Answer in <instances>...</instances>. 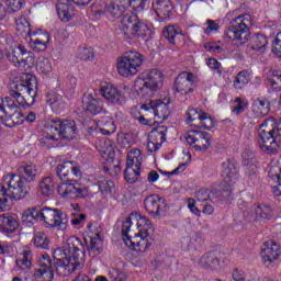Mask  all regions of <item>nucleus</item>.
Returning <instances> with one entry per match:
<instances>
[{
    "instance_id": "nucleus-21",
    "label": "nucleus",
    "mask_w": 281,
    "mask_h": 281,
    "mask_svg": "<svg viewBox=\"0 0 281 281\" xmlns=\"http://www.w3.org/2000/svg\"><path fill=\"white\" fill-rule=\"evenodd\" d=\"M131 115L134 120H138L145 126H153L155 119L150 117V106L148 104H138L131 109Z\"/></svg>"
},
{
    "instance_id": "nucleus-17",
    "label": "nucleus",
    "mask_w": 281,
    "mask_h": 281,
    "mask_svg": "<svg viewBox=\"0 0 281 281\" xmlns=\"http://www.w3.org/2000/svg\"><path fill=\"white\" fill-rule=\"evenodd\" d=\"M82 104L87 113H91V115H98L102 113L104 106L102 99L98 97V92L92 88L88 89L83 94Z\"/></svg>"
},
{
    "instance_id": "nucleus-31",
    "label": "nucleus",
    "mask_w": 281,
    "mask_h": 281,
    "mask_svg": "<svg viewBox=\"0 0 281 281\" xmlns=\"http://www.w3.org/2000/svg\"><path fill=\"white\" fill-rule=\"evenodd\" d=\"M0 229L4 234H13L19 229V220L8 213L0 215Z\"/></svg>"
},
{
    "instance_id": "nucleus-45",
    "label": "nucleus",
    "mask_w": 281,
    "mask_h": 281,
    "mask_svg": "<svg viewBox=\"0 0 281 281\" xmlns=\"http://www.w3.org/2000/svg\"><path fill=\"white\" fill-rule=\"evenodd\" d=\"M167 134H168V127H166V125H159L151 131L150 138L156 144H159V146H161V144L166 142Z\"/></svg>"
},
{
    "instance_id": "nucleus-15",
    "label": "nucleus",
    "mask_w": 281,
    "mask_h": 281,
    "mask_svg": "<svg viewBox=\"0 0 281 281\" xmlns=\"http://www.w3.org/2000/svg\"><path fill=\"white\" fill-rule=\"evenodd\" d=\"M187 144L192 146L198 153H205L210 146H212V139L210 133L201 132L199 130H191L187 136Z\"/></svg>"
},
{
    "instance_id": "nucleus-27",
    "label": "nucleus",
    "mask_w": 281,
    "mask_h": 281,
    "mask_svg": "<svg viewBox=\"0 0 281 281\" xmlns=\"http://www.w3.org/2000/svg\"><path fill=\"white\" fill-rule=\"evenodd\" d=\"M38 221H43V209L41 206H31L22 213V223L27 227H32Z\"/></svg>"
},
{
    "instance_id": "nucleus-20",
    "label": "nucleus",
    "mask_w": 281,
    "mask_h": 281,
    "mask_svg": "<svg viewBox=\"0 0 281 281\" xmlns=\"http://www.w3.org/2000/svg\"><path fill=\"white\" fill-rule=\"evenodd\" d=\"M100 91L101 95H103L108 102L117 104L119 106H124V104H126V95H124V92L116 87H113L112 85L103 86Z\"/></svg>"
},
{
    "instance_id": "nucleus-54",
    "label": "nucleus",
    "mask_w": 281,
    "mask_h": 281,
    "mask_svg": "<svg viewBox=\"0 0 281 281\" xmlns=\"http://www.w3.org/2000/svg\"><path fill=\"white\" fill-rule=\"evenodd\" d=\"M53 142H58V137H56V134L49 132V125H47L46 135L40 139V144L44 148H54Z\"/></svg>"
},
{
    "instance_id": "nucleus-62",
    "label": "nucleus",
    "mask_w": 281,
    "mask_h": 281,
    "mask_svg": "<svg viewBox=\"0 0 281 281\" xmlns=\"http://www.w3.org/2000/svg\"><path fill=\"white\" fill-rule=\"evenodd\" d=\"M235 106L233 109V113H236V115H240V113H245V109H247V103L243 101L240 98L235 99Z\"/></svg>"
},
{
    "instance_id": "nucleus-26",
    "label": "nucleus",
    "mask_w": 281,
    "mask_h": 281,
    "mask_svg": "<svg viewBox=\"0 0 281 281\" xmlns=\"http://www.w3.org/2000/svg\"><path fill=\"white\" fill-rule=\"evenodd\" d=\"M164 198L157 194L148 195L144 201L145 210L151 216H161V205H164Z\"/></svg>"
},
{
    "instance_id": "nucleus-55",
    "label": "nucleus",
    "mask_w": 281,
    "mask_h": 281,
    "mask_svg": "<svg viewBox=\"0 0 281 281\" xmlns=\"http://www.w3.org/2000/svg\"><path fill=\"white\" fill-rule=\"evenodd\" d=\"M203 111L191 108L187 112V122L188 124H199L201 121V115H203Z\"/></svg>"
},
{
    "instance_id": "nucleus-8",
    "label": "nucleus",
    "mask_w": 281,
    "mask_h": 281,
    "mask_svg": "<svg viewBox=\"0 0 281 281\" xmlns=\"http://www.w3.org/2000/svg\"><path fill=\"white\" fill-rule=\"evenodd\" d=\"M251 25V15L243 14L233 19L225 31V36L228 41H238L240 45H245L249 41L251 33L249 32Z\"/></svg>"
},
{
    "instance_id": "nucleus-5",
    "label": "nucleus",
    "mask_w": 281,
    "mask_h": 281,
    "mask_svg": "<svg viewBox=\"0 0 281 281\" xmlns=\"http://www.w3.org/2000/svg\"><path fill=\"white\" fill-rule=\"evenodd\" d=\"M259 148L267 155H278L281 144V127L276 126L273 120L268 119L261 123L258 130Z\"/></svg>"
},
{
    "instance_id": "nucleus-28",
    "label": "nucleus",
    "mask_w": 281,
    "mask_h": 281,
    "mask_svg": "<svg viewBox=\"0 0 281 281\" xmlns=\"http://www.w3.org/2000/svg\"><path fill=\"white\" fill-rule=\"evenodd\" d=\"M18 172L26 183H34L36 181V177H38V168H36L35 164L24 162L18 166Z\"/></svg>"
},
{
    "instance_id": "nucleus-11",
    "label": "nucleus",
    "mask_w": 281,
    "mask_h": 281,
    "mask_svg": "<svg viewBox=\"0 0 281 281\" xmlns=\"http://www.w3.org/2000/svg\"><path fill=\"white\" fill-rule=\"evenodd\" d=\"M7 187L5 191L11 195L14 201H21L30 194V187L23 177L15 173H8L3 177V184Z\"/></svg>"
},
{
    "instance_id": "nucleus-19",
    "label": "nucleus",
    "mask_w": 281,
    "mask_h": 281,
    "mask_svg": "<svg viewBox=\"0 0 281 281\" xmlns=\"http://www.w3.org/2000/svg\"><path fill=\"white\" fill-rule=\"evenodd\" d=\"M98 5H104V8H98ZM94 8V14L97 16H106L110 21H115V19H120L124 14V7L115 2H111L110 4L95 2Z\"/></svg>"
},
{
    "instance_id": "nucleus-33",
    "label": "nucleus",
    "mask_w": 281,
    "mask_h": 281,
    "mask_svg": "<svg viewBox=\"0 0 281 281\" xmlns=\"http://www.w3.org/2000/svg\"><path fill=\"white\" fill-rule=\"evenodd\" d=\"M46 104L52 106L55 113H61L65 109H67V103L65 102V99H63V95L56 92H50L46 95Z\"/></svg>"
},
{
    "instance_id": "nucleus-1",
    "label": "nucleus",
    "mask_w": 281,
    "mask_h": 281,
    "mask_svg": "<svg viewBox=\"0 0 281 281\" xmlns=\"http://www.w3.org/2000/svg\"><path fill=\"white\" fill-rule=\"evenodd\" d=\"M54 262L49 255L44 254L37 260L38 269H35L32 278L34 281L54 280V271L63 278L71 276L74 271H80L85 266V245L78 237H70L61 248L53 252Z\"/></svg>"
},
{
    "instance_id": "nucleus-53",
    "label": "nucleus",
    "mask_w": 281,
    "mask_h": 281,
    "mask_svg": "<svg viewBox=\"0 0 281 281\" xmlns=\"http://www.w3.org/2000/svg\"><path fill=\"white\" fill-rule=\"evenodd\" d=\"M267 36L262 34H255L250 37V47L255 50H260L267 47Z\"/></svg>"
},
{
    "instance_id": "nucleus-51",
    "label": "nucleus",
    "mask_w": 281,
    "mask_h": 281,
    "mask_svg": "<svg viewBox=\"0 0 281 281\" xmlns=\"http://www.w3.org/2000/svg\"><path fill=\"white\" fill-rule=\"evenodd\" d=\"M191 126H195V128H205L206 131H211L214 128V119L210 116L207 113L201 114V119L199 123H192Z\"/></svg>"
},
{
    "instance_id": "nucleus-50",
    "label": "nucleus",
    "mask_w": 281,
    "mask_h": 281,
    "mask_svg": "<svg viewBox=\"0 0 281 281\" xmlns=\"http://www.w3.org/2000/svg\"><path fill=\"white\" fill-rule=\"evenodd\" d=\"M33 43L36 52H45V49H47V44L49 43V34L38 33L37 37L33 40Z\"/></svg>"
},
{
    "instance_id": "nucleus-4",
    "label": "nucleus",
    "mask_w": 281,
    "mask_h": 281,
    "mask_svg": "<svg viewBox=\"0 0 281 281\" xmlns=\"http://www.w3.org/2000/svg\"><path fill=\"white\" fill-rule=\"evenodd\" d=\"M151 225L150 220H148L146 216L139 215V220L137 222L138 233H136L134 237H131L128 232H131L133 221L131 217H127L122 225V238L126 247H130V249H135L136 247H144L145 245V249H148V247L151 245L148 240V229H150Z\"/></svg>"
},
{
    "instance_id": "nucleus-58",
    "label": "nucleus",
    "mask_w": 281,
    "mask_h": 281,
    "mask_svg": "<svg viewBox=\"0 0 281 281\" xmlns=\"http://www.w3.org/2000/svg\"><path fill=\"white\" fill-rule=\"evenodd\" d=\"M139 169L138 168H133V167H126L124 175H125V181L127 183H135L137 181V177H139Z\"/></svg>"
},
{
    "instance_id": "nucleus-52",
    "label": "nucleus",
    "mask_w": 281,
    "mask_h": 281,
    "mask_svg": "<svg viewBox=\"0 0 281 281\" xmlns=\"http://www.w3.org/2000/svg\"><path fill=\"white\" fill-rule=\"evenodd\" d=\"M256 216L261 218V221H269L273 216V210L269 204H259L256 210Z\"/></svg>"
},
{
    "instance_id": "nucleus-24",
    "label": "nucleus",
    "mask_w": 281,
    "mask_h": 281,
    "mask_svg": "<svg viewBox=\"0 0 281 281\" xmlns=\"http://www.w3.org/2000/svg\"><path fill=\"white\" fill-rule=\"evenodd\" d=\"M153 10L156 12L159 19H170L172 16V0H153Z\"/></svg>"
},
{
    "instance_id": "nucleus-23",
    "label": "nucleus",
    "mask_w": 281,
    "mask_h": 281,
    "mask_svg": "<svg viewBox=\"0 0 281 281\" xmlns=\"http://www.w3.org/2000/svg\"><path fill=\"white\" fill-rule=\"evenodd\" d=\"M199 265L202 267V269H211V271H216L221 265V252L216 250L205 252L200 258Z\"/></svg>"
},
{
    "instance_id": "nucleus-18",
    "label": "nucleus",
    "mask_w": 281,
    "mask_h": 281,
    "mask_svg": "<svg viewBox=\"0 0 281 281\" xmlns=\"http://www.w3.org/2000/svg\"><path fill=\"white\" fill-rule=\"evenodd\" d=\"M194 80L196 77L192 72H181L175 81V91L181 95H188L194 91Z\"/></svg>"
},
{
    "instance_id": "nucleus-22",
    "label": "nucleus",
    "mask_w": 281,
    "mask_h": 281,
    "mask_svg": "<svg viewBox=\"0 0 281 281\" xmlns=\"http://www.w3.org/2000/svg\"><path fill=\"white\" fill-rule=\"evenodd\" d=\"M261 257L263 262H276L280 258V245L274 240H268L261 248Z\"/></svg>"
},
{
    "instance_id": "nucleus-3",
    "label": "nucleus",
    "mask_w": 281,
    "mask_h": 281,
    "mask_svg": "<svg viewBox=\"0 0 281 281\" xmlns=\"http://www.w3.org/2000/svg\"><path fill=\"white\" fill-rule=\"evenodd\" d=\"M2 45L4 46L5 57L14 67H23L24 71L32 69L36 63V55L32 50H27L25 45L20 44L10 34L2 37Z\"/></svg>"
},
{
    "instance_id": "nucleus-29",
    "label": "nucleus",
    "mask_w": 281,
    "mask_h": 281,
    "mask_svg": "<svg viewBox=\"0 0 281 281\" xmlns=\"http://www.w3.org/2000/svg\"><path fill=\"white\" fill-rule=\"evenodd\" d=\"M149 116L159 117V120H168L170 116V106L164 102L155 103L154 101L149 102Z\"/></svg>"
},
{
    "instance_id": "nucleus-64",
    "label": "nucleus",
    "mask_w": 281,
    "mask_h": 281,
    "mask_svg": "<svg viewBox=\"0 0 281 281\" xmlns=\"http://www.w3.org/2000/svg\"><path fill=\"white\" fill-rule=\"evenodd\" d=\"M5 5L10 8L13 12H18V10H21L23 8V0H5Z\"/></svg>"
},
{
    "instance_id": "nucleus-35",
    "label": "nucleus",
    "mask_w": 281,
    "mask_h": 281,
    "mask_svg": "<svg viewBox=\"0 0 281 281\" xmlns=\"http://www.w3.org/2000/svg\"><path fill=\"white\" fill-rule=\"evenodd\" d=\"M233 183L234 182H224V183H222L221 190L215 191L213 193V198L215 199V202L216 201H232V200H234V195L232 194Z\"/></svg>"
},
{
    "instance_id": "nucleus-42",
    "label": "nucleus",
    "mask_w": 281,
    "mask_h": 281,
    "mask_svg": "<svg viewBox=\"0 0 281 281\" xmlns=\"http://www.w3.org/2000/svg\"><path fill=\"white\" fill-rule=\"evenodd\" d=\"M32 250L25 249L23 251L22 258L15 260V265L18 267H21V269H24V271H31L32 267H34V265L32 263Z\"/></svg>"
},
{
    "instance_id": "nucleus-2",
    "label": "nucleus",
    "mask_w": 281,
    "mask_h": 281,
    "mask_svg": "<svg viewBox=\"0 0 281 281\" xmlns=\"http://www.w3.org/2000/svg\"><path fill=\"white\" fill-rule=\"evenodd\" d=\"M11 98H14L19 106L30 109L36 102L38 94V82L32 74H22L13 83L9 91Z\"/></svg>"
},
{
    "instance_id": "nucleus-57",
    "label": "nucleus",
    "mask_w": 281,
    "mask_h": 281,
    "mask_svg": "<svg viewBox=\"0 0 281 281\" xmlns=\"http://www.w3.org/2000/svg\"><path fill=\"white\" fill-rule=\"evenodd\" d=\"M195 198L200 203H205V201H212V203H216L213 198V193L210 189H201L195 193Z\"/></svg>"
},
{
    "instance_id": "nucleus-48",
    "label": "nucleus",
    "mask_w": 281,
    "mask_h": 281,
    "mask_svg": "<svg viewBox=\"0 0 281 281\" xmlns=\"http://www.w3.org/2000/svg\"><path fill=\"white\" fill-rule=\"evenodd\" d=\"M15 25L20 36H32V27H30V22L25 20V16L15 19Z\"/></svg>"
},
{
    "instance_id": "nucleus-36",
    "label": "nucleus",
    "mask_w": 281,
    "mask_h": 281,
    "mask_svg": "<svg viewBox=\"0 0 281 281\" xmlns=\"http://www.w3.org/2000/svg\"><path fill=\"white\" fill-rule=\"evenodd\" d=\"M103 249L102 236L100 233H95L93 237H90V245L88 246V254L95 258V256H100Z\"/></svg>"
},
{
    "instance_id": "nucleus-59",
    "label": "nucleus",
    "mask_w": 281,
    "mask_h": 281,
    "mask_svg": "<svg viewBox=\"0 0 281 281\" xmlns=\"http://www.w3.org/2000/svg\"><path fill=\"white\" fill-rule=\"evenodd\" d=\"M12 199V195L5 191V186L0 184V212L8 210V200Z\"/></svg>"
},
{
    "instance_id": "nucleus-6",
    "label": "nucleus",
    "mask_w": 281,
    "mask_h": 281,
    "mask_svg": "<svg viewBox=\"0 0 281 281\" xmlns=\"http://www.w3.org/2000/svg\"><path fill=\"white\" fill-rule=\"evenodd\" d=\"M119 32L124 41H135V38L149 41L153 36V31L148 27V24L139 20L136 14L123 16L119 25Z\"/></svg>"
},
{
    "instance_id": "nucleus-41",
    "label": "nucleus",
    "mask_w": 281,
    "mask_h": 281,
    "mask_svg": "<svg viewBox=\"0 0 281 281\" xmlns=\"http://www.w3.org/2000/svg\"><path fill=\"white\" fill-rule=\"evenodd\" d=\"M101 194H113L117 190L115 182L106 178H100L95 183Z\"/></svg>"
},
{
    "instance_id": "nucleus-16",
    "label": "nucleus",
    "mask_w": 281,
    "mask_h": 281,
    "mask_svg": "<svg viewBox=\"0 0 281 281\" xmlns=\"http://www.w3.org/2000/svg\"><path fill=\"white\" fill-rule=\"evenodd\" d=\"M57 193L61 199H87L89 190L80 188L78 183L63 182L57 187Z\"/></svg>"
},
{
    "instance_id": "nucleus-47",
    "label": "nucleus",
    "mask_w": 281,
    "mask_h": 281,
    "mask_svg": "<svg viewBox=\"0 0 281 281\" xmlns=\"http://www.w3.org/2000/svg\"><path fill=\"white\" fill-rule=\"evenodd\" d=\"M33 245L36 249H49V237L44 232L35 233Z\"/></svg>"
},
{
    "instance_id": "nucleus-46",
    "label": "nucleus",
    "mask_w": 281,
    "mask_h": 281,
    "mask_svg": "<svg viewBox=\"0 0 281 281\" xmlns=\"http://www.w3.org/2000/svg\"><path fill=\"white\" fill-rule=\"evenodd\" d=\"M250 76L251 75L249 74V70L239 71L235 77V80L233 81L234 89H237V91H239L246 85H249Z\"/></svg>"
},
{
    "instance_id": "nucleus-63",
    "label": "nucleus",
    "mask_w": 281,
    "mask_h": 281,
    "mask_svg": "<svg viewBox=\"0 0 281 281\" xmlns=\"http://www.w3.org/2000/svg\"><path fill=\"white\" fill-rule=\"evenodd\" d=\"M272 52L273 54H276V56H279V58H281V32L277 34V37L272 43Z\"/></svg>"
},
{
    "instance_id": "nucleus-61",
    "label": "nucleus",
    "mask_w": 281,
    "mask_h": 281,
    "mask_svg": "<svg viewBox=\"0 0 281 281\" xmlns=\"http://www.w3.org/2000/svg\"><path fill=\"white\" fill-rule=\"evenodd\" d=\"M130 8L134 10V12H142L143 10H146V4L148 3V0H128Z\"/></svg>"
},
{
    "instance_id": "nucleus-25",
    "label": "nucleus",
    "mask_w": 281,
    "mask_h": 281,
    "mask_svg": "<svg viewBox=\"0 0 281 281\" xmlns=\"http://www.w3.org/2000/svg\"><path fill=\"white\" fill-rule=\"evenodd\" d=\"M153 10L156 12L159 19H170L172 16V0H153Z\"/></svg>"
},
{
    "instance_id": "nucleus-10",
    "label": "nucleus",
    "mask_w": 281,
    "mask_h": 281,
    "mask_svg": "<svg viewBox=\"0 0 281 281\" xmlns=\"http://www.w3.org/2000/svg\"><path fill=\"white\" fill-rule=\"evenodd\" d=\"M144 65V55L139 52L130 50L117 60V71L120 76L128 78L139 72V67Z\"/></svg>"
},
{
    "instance_id": "nucleus-7",
    "label": "nucleus",
    "mask_w": 281,
    "mask_h": 281,
    "mask_svg": "<svg viewBox=\"0 0 281 281\" xmlns=\"http://www.w3.org/2000/svg\"><path fill=\"white\" fill-rule=\"evenodd\" d=\"M164 85V74L159 69L154 68L142 74L134 82V91L137 95H146L149 91H159Z\"/></svg>"
},
{
    "instance_id": "nucleus-30",
    "label": "nucleus",
    "mask_w": 281,
    "mask_h": 281,
    "mask_svg": "<svg viewBox=\"0 0 281 281\" xmlns=\"http://www.w3.org/2000/svg\"><path fill=\"white\" fill-rule=\"evenodd\" d=\"M57 15L64 23H69L74 19L75 9L69 1H58L56 4Z\"/></svg>"
},
{
    "instance_id": "nucleus-60",
    "label": "nucleus",
    "mask_w": 281,
    "mask_h": 281,
    "mask_svg": "<svg viewBox=\"0 0 281 281\" xmlns=\"http://www.w3.org/2000/svg\"><path fill=\"white\" fill-rule=\"evenodd\" d=\"M270 179L277 181V186L272 188L274 196H281V170L280 173L273 175V172H269Z\"/></svg>"
},
{
    "instance_id": "nucleus-14",
    "label": "nucleus",
    "mask_w": 281,
    "mask_h": 281,
    "mask_svg": "<svg viewBox=\"0 0 281 281\" xmlns=\"http://www.w3.org/2000/svg\"><path fill=\"white\" fill-rule=\"evenodd\" d=\"M56 175L64 183H71L82 177V171L76 162L67 160L56 167Z\"/></svg>"
},
{
    "instance_id": "nucleus-37",
    "label": "nucleus",
    "mask_w": 281,
    "mask_h": 281,
    "mask_svg": "<svg viewBox=\"0 0 281 281\" xmlns=\"http://www.w3.org/2000/svg\"><path fill=\"white\" fill-rule=\"evenodd\" d=\"M270 103L267 99H257L252 104V112L257 117H265V115H269Z\"/></svg>"
},
{
    "instance_id": "nucleus-32",
    "label": "nucleus",
    "mask_w": 281,
    "mask_h": 281,
    "mask_svg": "<svg viewBox=\"0 0 281 281\" xmlns=\"http://www.w3.org/2000/svg\"><path fill=\"white\" fill-rule=\"evenodd\" d=\"M222 177L224 182L234 183L238 179V169L236 164L232 160H226L222 164Z\"/></svg>"
},
{
    "instance_id": "nucleus-12",
    "label": "nucleus",
    "mask_w": 281,
    "mask_h": 281,
    "mask_svg": "<svg viewBox=\"0 0 281 281\" xmlns=\"http://www.w3.org/2000/svg\"><path fill=\"white\" fill-rule=\"evenodd\" d=\"M48 131L49 133H54L59 139H68L69 142L76 137L78 127L74 120L55 119L48 122Z\"/></svg>"
},
{
    "instance_id": "nucleus-34",
    "label": "nucleus",
    "mask_w": 281,
    "mask_h": 281,
    "mask_svg": "<svg viewBox=\"0 0 281 281\" xmlns=\"http://www.w3.org/2000/svg\"><path fill=\"white\" fill-rule=\"evenodd\" d=\"M162 35L168 43L176 45L177 38H179V36H183V30L177 24L168 25L162 30Z\"/></svg>"
},
{
    "instance_id": "nucleus-39",
    "label": "nucleus",
    "mask_w": 281,
    "mask_h": 281,
    "mask_svg": "<svg viewBox=\"0 0 281 281\" xmlns=\"http://www.w3.org/2000/svg\"><path fill=\"white\" fill-rule=\"evenodd\" d=\"M54 188L56 183L52 177H45L38 184V191L43 196H52L54 194Z\"/></svg>"
},
{
    "instance_id": "nucleus-9",
    "label": "nucleus",
    "mask_w": 281,
    "mask_h": 281,
    "mask_svg": "<svg viewBox=\"0 0 281 281\" xmlns=\"http://www.w3.org/2000/svg\"><path fill=\"white\" fill-rule=\"evenodd\" d=\"M21 108L16 105V102L12 98L5 97L0 99V121L8 128H14L16 124H21Z\"/></svg>"
},
{
    "instance_id": "nucleus-13",
    "label": "nucleus",
    "mask_w": 281,
    "mask_h": 281,
    "mask_svg": "<svg viewBox=\"0 0 281 281\" xmlns=\"http://www.w3.org/2000/svg\"><path fill=\"white\" fill-rule=\"evenodd\" d=\"M42 221L48 225V227L57 228L60 232H65L69 224L67 213L63 212V210L47 206L42 207Z\"/></svg>"
},
{
    "instance_id": "nucleus-56",
    "label": "nucleus",
    "mask_w": 281,
    "mask_h": 281,
    "mask_svg": "<svg viewBox=\"0 0 281 281\" xmlns=\"http://www.w3.org/2000/svg\"><path fill=\"white\" fill-rule=\"evenodd\" d=\"M79 60H93L95 54L91 47H80L76 54Z\"/></svg>"
},
{
    "instance_id": "nucleus-43",
    "label": "nucleus",
    "mask_w": 281,
    "mask_h": 281,
    "mask_svg": "<svg viewBox=\"0 0 281 281\" xmlns=\"http://www.w3.org/2000/svg\"><path fill=\"white\" fill-rule=\"evenodd\" d=\"M256 158L254 156L249 157V155H243V165L246 167V173L249 179H254L256 173L258 172V167L255 164Z\"/></svg>"
},
{
    "instance_id": "nucleus-40",
    "label": "nucleus",
    "mask_w": 281,
    "mask_h": 281,
    "mask_svg": "<svg viewBox=\"0 0 281 281\" xmlns=\"http://www.w3.org/2000/svg\"><path fill=\"white\" fill-rule=\"evenodd\" d=\"M126 168L142 169V150L133 149L127 154Z\"/></svg>"
},
{
    "instance_id": "nucleus-38",
    "label": "nucleus",
    "mask_w": 281,
    "mask_h": 281,
    "mask_svg": "<svg viewBox=\"0 0 281 281\" xmlns=\"http://www.w3.org/2000/svg\"><path fill=\"white\" fill-rule=\"evenodd\" d=\"M97 126L102 135H113V133L117 131V126H115V121L109 117H103L99 120Z\"/></svg>"
},
{
    "instance_id": "nucleus-49",
    "label": "nucleus",
    "mask_w": 281,
    "mask_h": 281,
    "mask_svg": "<svg viewBox=\"0 0 281 281\" xmlns=\"http://www.w3.org/2000/svg\"><path fill=\"white\" fill-rule=\"evenodd\" d=\"M36 70L42 74V76H49L53 71L52 61L47 57H38L36 61Z\"/></svg>"
},
{
    "instance_id": "nucleus-44",
    "label": "nucleus",
    "mask_w": 281,
    "mask_h": 281,
    "mask_svg": "<svg viewBox=\"0 0 281 281\" xmlns=\"http://www.w3.org/2000/svg\"><path fill=\"white\" fill-rule=\"evenodd\" d=\"M267 80L272 91H281V70H270Z\"/></svg>"
}]
</instances>
